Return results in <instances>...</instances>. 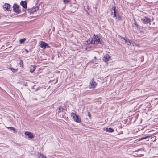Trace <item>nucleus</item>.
Returning <instances> with one entry per match:
<instances>
[{
    "label": "nucleus",
    "instance_id": "obj_19",
    "mask_svg": "<svg viewBox=\"0 0 158 158\" xmlns=\"http://www.w3.org/2000/svg\"><path fill=\"white\" fill-rule=\"evenodd\" d=\"M7 128L8 129H10L11 130L13 131H14L13 132L14 133H15V132H16L15 129L13 127H7Z\"/></svg>",
    "mask_w": 158,
    "mask_h": 158
},
{
    "label": "nucleus",
    "instance_id": "obj_9",
    "mask_svg": "<svg viewBox=\"0 0 158 158\" xmlns=\"http://www.w3.org/2000/svg\"><path fill=\"white\" fill-rule=\"evenodd\" d=\"M110 58L111 56L108 54H106L104 55L103 57V60L105 62H107L110 60Z\"/></svg>",
    "mask_w": 158,
    "mask_h": 158
},
{
    "label": "nucleus",
    "instance_id": "obj_24",
    "mask_svg": "<svg viewBox=\"0 0 158 158\" xmlns=\"http://www.w3.org/2000/svg\"><path fill=\"white\" fill-rule=\"evenodd\" d=\"M38 158H46V156H44L43 154H40L39 155Z\"/></svg>",
    "mask_w": 158,
    "mask_h": 158
},
{
    "label": "nucleus",
    "instance_id": "obj_28",
    "mask_svg": "<svg viewBox=\"0 0 158 158\" xmlns=\"http://www.w3.org/2000/svg\"><path fill=\"white\" fill-rule=\"evenodd\" d=\"M94 59H97V57H96L95 56V57H94Z\"/></svg>",
    "mask_w": 158,
    "mask_h": 158
},
{
    "label": "nucleus",
    "instance_id": "obj_20",
    "mask_svg": "<svg viewBox=\"0 0 158 158\" xmlns=\"http://www.w3.org/2000/svg\"><path fill=\"white\" fill-rule=\"evenodd\" d=\"M26 40V39L25 38H24L23 39H21L19 41L20 44H22Z\"/></svg>",
    "mask_w": 158,
    "mask_h": 158
},
{
    "label": "nucleus",
    "instance_id": "obj_16",
    "mask_svg": "<svg viewBox=\"0 0 158 158\" xmlns=\"http://www.w3.org/2000/svg\"><path fill=\"white\" fill-rule=\"evenodd\" d=\"M112 10H113L114 13L113 14L114 15L113 16V17H116V8L115 7H112Z\"/></svg>",
    "mask_w": 158,
    "mask_h": 158
},
{
    "label": "nucleus",
    "instance_id": "obj_12",
    "mask_svg": "<svg viewBox=\"0 0 158 158\" xmlns=\"http://www.w3.org/2000/svg\"><path fill=\"white\" fill-rule=\"evenodd\" d=\"M38 7H35V8H32V9H27V11L31 13V11L32 12H34V11H36V10H38Z\"/></svg>",
    "mask_w": 158,
    "mask_h": 158
},
{
    "label": "nucleus",
    "instance_id": "obj_3",
    "mask_svg": "<svg viewBox=\"0 0 158 158\" xmlns=\"http://www.w3.org/2000/svg\"><path fill=\"white\" fill-rule=\"evenodd\" d=\"M77 8V5L74 4L70 6L69 8V11L72 13H74L76 11Z\"/></svg>",
    "mask_w": 158,
    "mask_h": 158
},
{
    "label": "nucleus",
    "instance_id": "obj_18",
    "mask_svg": "<svg viewBox=\"0 0 158 158\" xmlns=\"http://www.w3.org/2000/svg\"><path fill=\"white\" fill-rule=\"evenodd\" d=\"M63 2L64 3L65 5L67 4L68 3L71 2V0H63Z\"/></svg>",
    "mask_w": 158,
    "mask_h": 158
},
{
    "label": "nucleus",
    "instance_id": "obj_11",
    "mask_svg": "<svg viewBox=\"0 0 158 158\" xmlns=\"http://www.w3.org/2000/svg\"><path fill=\"white\" fill-rule=\"evenodd\" d=\"M25 135H26L28 136V137L30 139H32L34 137L32 133L28 131L26 132Z\"/></svg>",
    "mask_w": 158,
    "mask_h": 158
},
{
    "label": "nucleus",
    "instance_id": "obj_10",
    "mask_svg": "<svg viewBox=\"0 0 158 158\" xmlns=\"http://www.w3.org/2000/svg\"><path fill=\"white\" fill-rule=\"evenodd\" d=\"M96 84L95 81L93 80L91 81L90 83L89 87L90 88H94L95 87Z\"/></svg>",
    "mask_w": 158,
    "mask_h": 158
},
{
    "label": "nucleus",
    "instance_id": "obj_25",
    "mask_svg": "<svg viewBox=\"0 0 158 158\" xmlns=\"http://www.w3.org/2000/svg\"><path fill=\"white\" fill-rule=\"evenodd\" d=\"M117 18L119 20H121V17L119 16H117Z\"/></svg>",
    "mask_w": 158,
    "mask_h": 158
},
{
    "label": "nucleus",
    "instance_id": "obj_17",
    "mask_svg": "<svg viewBox=\"0 0 158 158\" xmlns=\"http://www.w3.org/2000/svg\"><path fill=\"white\" fill-rule=\"evenodd\" d=\"M149 137V136H146L145 137L141 138L140 139H139V141H140V140H142L144 139H147L146 141H149V140L148 139H148Z\"/></svg>",
    "mask_w": 158,
    "mask_h": 158
},
{
    "label": "nucleus",
    "instance_id": "obj_27",
    "mask_svg": "<svg viewBox=\"0 0 158 158\" xmlns=\"http://www.w3.org/2000/svg\"><path fill=\"white\" fill-rule=\"evenodd\" d=\"M25 51L27 53H28V50L27 49H25Z\"/></svg>",
    "mask_w": 158,
    "mask_h": 158
},
{
    "label": "nucleus",
    "instance_id": "obj_23",
    "mask_svg": "<svg viewBox=\"0 0 158 158\" xmlns=\"http://www.w3.org/2000/svg\"><path fill=\"white\" fill-rule=\"evenodd\" d=\"M11 71L13 72H15L17 71L18 69H15L12 68H10V69Z\"/></svg>",
    "mask_w": 158,
    "mask_h": 158
},
{
    "label": "nucleus",
    "instance_id": "obj_26",
    "mask_svg": "<svg viewBox=\"0 0 158 158\" xmlns=\"http://www.w3.org/2000/svg\"><path fill=\"white\" fill-rule=\"evenodd\" d=\"M113 13H114V11H113V10H112V9H111V14L112 15H113Z\"/></svg>",
    "mask_w": 158,
    "mask_h": 158
},
{
    "label": "nucleus",
    "instance_id": "obj_13",
    "mask_svg": "<svg viewBox=\"0 0 158 158\" xmlns=\"http://www.w3.org/2000/svg\"><path fill=\"white\" fill-rule=\"evenodd\" d=\"M30 71L31 73H32L34 71L35 69V65H31L30 67Z\"/></svg>",
    "mask_w": 158,
    "mask_h": 158
},
{
    "label": "nucleus",
    "instance_id": "obj_15",
    "mask_svg": "<svg viewBox=\"0 0 158 158\" xmlns=\"http://www.w3.org/2000/svg\"><path fill=\"white\" fill-rule=\"evenodd\" d=\"M121 39H122V40L123 41H124L125 43H127V44L128 45H129L130 44V42L128 40H126L123 37H122Z\"/></svg>",
    "mask_w": 158,
    "mask_h": 158
},
{
    "label": "nucleus",
    "instance_id": "obj_2",
    "mask_svg": "<svg viewBox=\"0 0 158 158\" xmlns=\"http://www.w3.org/2000/svg\"><path fill=\"white\" fill-rule=\"evenodd\" d=\"M71 115L75 121L79 123L81 122V118L79 117L78 115H77L73 113H72L71 114Z\"/></svg>",
    "mask_w": 158,
    "mask_h": 158
},
{
    "label": "nucleus",
    "instance_id": "obj_6",
    "mask_svg": "<svg viewBox=\"0 0 158 158\" xmlns=\"http://www.w3.org/2000/svg\"><path fill=\"white\" fill-rule=\"evenodd\" d=\"M20 5L23 6V8L22 10L24 12L26 11L27 8V3L25 1H21L20 2Z\"/></svg>",
    "mask_w": 158,
    "mask_h": 158
},
{
    "label": "nucleus",
    "instance_id": "obj_7",
    "mask_svg": "<svg viewBox=\"0 0 158 158\" xmlns=\"http://www.w3.org/2000/svg\"><path fill=\"white\" fill-rule=\"evenodd\" d=\"M10 6V5L9 4L6 3L3 5V7L5 11H10L11 9Z\"/></svg>",
    "mask_w": 158,
    "mask_h": 158
},
{
    "label": "nucleus",
    "instance_id": "obj_14",
    "mask_svg": "<svg viewBox=\"0 0 158 158\" xmlns=\"http://www.w3.org/2000/svg\"><path fill=\"white\" fill-rule=\"evenodd\" d=\"M105 131L109 132H112L114 131V130L111 128H106Z\"/></svg>",
    "mask_w": 158,
    "mask_h": 158
},
{
    "label": "nucleus",
    "instance_id": "obj_22",
    "mask_svg": "<svg viewBox=\"0 0 158 158\" xmlns=\"http://www.w3.org/2000/svg\"><path fill=\"white\" fill-rule=\"evenodd\" d=\"M19 64L20 65V66L22 68L23 67V62L22 60H20L19 62Z\"/></svg>",
    "mask_w": 158,
    "mask_h": 158
},
{
    "label": "nucleus",
    "instance_id": "obj_4",
    "mask_svg": "<svg viewBox=\"0 0 158 158\" xmlns=\"http://www.w3.org/2000/svg\"><path fill=\"white\" fill-rule=\"evenodd\" d=\"M39 45L41 48L43 49H45L47 47H49L47 43L42 41L39 42Z\"/></svg>",
    "mask_w": 158,
    "mask_h": 158
},
{
    "label": "nucleus",
    "instance_id": "obj_5",
    "mask_svg": "<svg viewBox=\"0 0 158 158\" xmlns=\"http://www.w3.org/2000/svg\"><path fill=\"white\" fill-rule=\"evenodd\" d=\"M13 7V10L15 12L18 13L20 12V9H19V6L17 4H14Z\"/></svg>",
    "mask_w": 158,
    "mask_h": 158
},
{
    "label": "nucleus",
    "instance_id": "obj_8",
    "mask_svg": "<svg viewBox=\"0 0 158 158\" xmlns=\"http://www.w3.org/2000/svg\"><path fill=\"white\" fill-rule=\"evenodd\" d=\"M141 20L144 24H148L150 23L151 20L149 18L144 17L141 19Z\"/></svg>",
    "mask_w": 158,
    "mask_h": 158
},
{
    "label": "nucleus",
    "instance_id": "obj_1",
    "mask_svg": "<svg viewBox=\"0 0 158 158\" xmlns=\"http://www.w3.org/2000/svg\"><path fill=\"white\" fill-rule=\"evenodd\" d=\"M100 40V39L98 36L94 35L91 43L95 44L96 45H98L101 43Z\"/></svg>",
    "mask_w": 158,
    "mask_h": 158
},
{
    "label": "nucleus",
    "instance_id": "obj_21",
    "mask_svg": "<svg viewBox=\"0 0 158 158\" xmlns=\"http://www.w3.org/2000/svg\"><path fill=\"white\" fill-rule=\"evenodd\" d=\"M58 112H61L63 110V108H62V107H61V106H59V107H58Z\"/></svg>",
    "mask_w": 158,
    "mask_h": 158
}]
</instances>
